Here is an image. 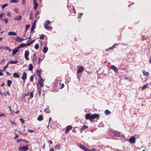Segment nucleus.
Wrapping results in <instances>:
<instances>
[{
	"mask_svg": "<svg viewBox=\"0 0 151 151\" xmlns=\"http://www.w3.org/2000/svg\"><path fill=\"white\" fill-rule=\"evenodd\" d=\"M100 116V115L98 114H94L91 115L90 113L86 114L85 115V118L86 120H91L92 119H94L96 118H97Z\"/></svg>",
	"mask_w": 151,
	"mask_h": 151,
	"instance_id": "f257e3e1",
	"label": "nucleus"
},
{
	"mask_svg": "<svg viewBox=\"0 0 151 151\" xmlns=\"http://www.w3.org/2000/svg\"><path fill=\"white\" fill-rule=\"evenodd\" d=\"M29 149V145H26L25 146H21L19 148V150L21 151H27Z\"/></svg>",
	"mask_w": 151,
	"mask_h": 151,
	"instance_id": "f03ea898",
	"label": "nucleus"
},
{
	"mask_svg": "<svg viewBox=\"0 0 151 151\" xmlns=\"http://www.w3.org/2000/svg\"><path fill=\"white\" fill-rule=\"evenodd\" d=\"M85 70L84 67L83 66H79L77 67V73H80L83 72Z\"/></svg>",
	"mask_w": 151,
	"mask_h": 151,
	"instance_id": "7ed1b4c3",
	"label": "nucleus"
},
{
	"mask_svg": "<svg viewBox=\"0 0 151 151\" xmlns=\"http://www.w3.org/2000/svg\"><path fill=\"white\" fill-rule=\"evenodd\" d=\"M29 51L28 50H26L25 51V53L24 55V57L25 58V59L27 60H29V58H28V56L29 55Z\"/></svg>",
	"mask_w": 151,
	"mask_h": 151,
	"instance_id": "20e7f679",
	"label": "nucleus"
},
{
	"mask_svg": "<svg viewBox=\"0 0 151 151\" xmlns=\"http://www.w3.org/2000/svg\"><path fill=\"white\" fill-rule=\"evenodd\" d=\"M129 142L131 144H134L135 142V139L134 136L131 137L129 139Z\"/></svg>",
	"mask_w": 151,
	"mask_h": 151,
	"instance_id": "39448f33",
	"label": "nucleus"
},
{
	"mask_svg": "<svg viewBox=\"0 0 151 151\" xmlns=\"http://www.w3.org/2000/svg\"><path fill=\"white\" fill-rule=\"evenodd\" d=\"M27 73L25 72H24L22 74V76L21 78L23 80L24 83L25 80L27 78Z\"/></svg>",
	"mask_w": 151,
	"mask_h": 151,
	"instance_id": "423d86ee",
	"label": "nucleus"
},
{
	"mask_svg": "<svg viewBox=\"0 0 151 151\" xmlns=\"http://www.w3.org/2000/svg\"><path fill=\"white\" fill-rule=\"evenodd\" d=\"M0 48H2L4 50H8L9 52H10L12 51V50L9 47L6 46H3L1 47H0Z\"/></svg>",
	"mask_w": 151,
	"mask_h": 151,
	"instance_id": "0eeeda50",
	"label": "nucleus"
},
{
	"mask_svg": "<svg viewBox=\"0 0 151 151\" xmlns=\"http://www.w3.org/2000/svg\"><path fill=\"white\" fill-rule=\"evenodd\" d=\"M33 7L34 9L36 10L38 7V4L36 0H34Z\"/></svg>",
	"mask_w": 151,
	"mask_h": 151,
	"instance_id": "6e6552de",
	"label": "nucleus"
},
{
	"mask_svg": "<svg viewBox=\"0 0 151 151\" xmlns=\"http://www.w3.org/2000/svg\"><path fill=\"white\" fill-rule=\"evenodd\" d=\"M72 128V127L71 125H69L66 128V130L65 131L66 134L68 133L70 130Z\"/></svg>",
	"mask_w": 151,
	"mask_h": 151,
	"instance_id": "1a4fd4ad",
	"label": "nucleus"
},
{
	"mask_svg": "<svg viewBox=\"0 0 151 151\" xmlns=\"http://www.w3.org/2000/svg\"><path fill=\"white\" fill-rule=\"evenodd\" d=\"M111 68L114 70L115 73H117L118 71V69L114 65H112L111 66Z\"/></svg>",
	"mask_w": 151,
	"mask_h": 151,
	"instance_id": "9d476101",
	"label": "nucleus"
},
{
	"mask_svg": "<svg viewBox=\"0 0 151 151\" xmlns=\"http://www.w3.org/2000/svg\"><path fill=\"white\" fill-rule=\"evenodd\" d=\"M19 49L18 48H16L13 50V54L12 56H13L15 55L19 51Z\"/></svg>",
	"mask_w": 151,
	"mask_h": 151,
	"instance_id": "9b49d317",
	"label": "nucleus"
},
{
	"mask_svg": "<svg viewBox=\"0 0 151 151\" xmlns=\"http://www.w3.org/2000/svg\"><path fill=\"white\" fill-rule=\"evenodd\" d=\"M22 18V17L21 15H18L14 18V20L17 21L20 20Z\"/></svg>",
	"mask_w": 151,
	"mask_h": 151,
	"instance_id": "f8f14e48",
	"label": "nucleus"
},
{
	"mask_svg": "<svg viewBox=\"0 0 151 151\" xmlns=\"http://www.w3.org/2000/svg\"><path fill=\"white\" fill-rule=\"evenodd\" d=\"M8 35H17V33L15 32H9L8 33Z\"/></svg>",
	"mask_w": 151,
	"mask_h": 151,
	"instance_id": "ddd939ff",
	"label": "nucleus"
},
{
	"mask_svg": "<svg viewBox=\"0 0 151 151\" xmlns=\"http://www.w3.org/2000/svg\"><path fill=\"white\" fill-rule=\"evenodd\" d=\"M44 25V28L45 29H46L47 30H50V29L52 28V27H49L48 26V25H47V24H45Z\"/></svg>",
	"mask_w": 151,
	"mask_h": 151,
	"instance_id": "4468645a",
	"label": "nucleus"
},
{
	"mask_svg": "<svg viewBox=\"0 0 151 151\" xmlns=\"http://www.w3.org/2000/svg\"><path fill=\"white\" fill-rule=\"evenodd\" d=\"M21 37L19 36H17L16 37V39H15V40L16 41L18 42H21Z\"/></svg>",
	"mask_w": 151,
	"mask_h": 151,
	"instance_id": "2eb2a0df",
	"label": "nucleus"
},
{
	"mask_svg": "<svg viewBox=\"0 0 151 151\" xmlns=\"http://www.w3.org/2000/svg\"><path fill=\"white\" fill-rule=\"evenodd\" d=\"M80 147L85 151L87 148L83 145H80Z\"/></svg>",
	"mask_w": 151,
	"mask_h": 151,
	"instance_id": "dca6fc26",
	"label": "nucleus"
},
{
	"mask_svg": "<svg viewBox=\"0 0 151 151\" xmlns=\"http://www.w3.org/2000/svg\"><path fill=\"white\" fill-rule=\"evenodd\" d=\"M48 49V48L47 47H46L45 46H44L42 50L43 52L44 53H45L47 51Z\"/></svg>",
	"mask_w": 151,
	"mask_h": 151,
	"instance_id": "f3484780",
	"label": "nucleus"
},
{
	"mask_svg": "<svg viewBox=\"0 0 151 151\" xmlns=\"http://www.w3.org/2000/svg\"><path fill=\"white\" fill-rule=\"evenodd\" d=\"M143 75L146 76H148L149 75V73L148 72H146L145 70L143 71Z\"/></svg>",
	"mask_w": 151,
	"mask_h": 151,
	"instance_id": "a211bd4d",
	"label": "nucleus"
},
{
	"mask_svg": "<svg viewBox=\"0 0 151 151\" xmlns=\"http://www.w3.org/2000/svg\"><path fill=\"white\" fill-rule=\"evenodd\" d=\"M29 68L28 70H29L30 71H32L33 69V66L32 65V64L30 63L29 64Z\"/></svg>",
	"mask_w": 151,
	"mask_h": 151,
	"instance_id": "6ab92c4d",
	"label": "nucleus"
},
{
	"mask_svg": "<svg viewBox=\"0 0 151 151\" xmlns=\"http://www.w3.org/2000/svg\"><path fill=\"white\" fill-rule=\"evenodd\" d=\"M37 120L38 121H41L43 120V118L42 116V115H39L37 117Z\"/></svg>",
	"mask_w": 151,
	"mask_h": 151,
	"instance_id": "aec40b11",
	"label": "nucleus"
},
{
	"mask_svg": "<svg viewBox=\"0 0 151 151\" xmlns=\"http://www.w3.org/2000/svg\"><path fill=\"white\" fill-rule=\"evenodd\" d=\"M18 62V61H12L10 60V64H15L17 63Z\"/></svg>",
	"mask_w": 151,
	"mask_h": 151,
	"instance_id": "412c9836",
	"label": "nucleus"
},
{
	"mask_svg": "<svg viewBox=\"0 0 151 151\" xmlns=\"http://www.w3.org/2000/svg\"><path fill=\"white\" fill-rule=\"evenodd\" d=\"M13 76L14 78H19V75L18 74L14 73H13Z\"/></svg>",
	"mask_w": 151,
	"mask_h": 151,
	"instance_id": "4be33fe9",
	"label": "nucleus"
},
{
	"mask_svg": "<svg viewBox=\"0 0 151 151\" xmlns=\"http://www.w3.org/2000/svg\"><path fill=\"white\" fill-rule=\"evenodd\" d=\"M37 75L39 76V78H41V76H40V71L39 70H37L36 72Z\"/></svg>",
	"mask_w": 151,
	"mask_h": 151,
	"instance_id": "5701e85b",
	"label": "nucleus"
},
{
	"mask_svg": "<svg viewBox=\"0 0 151 151\" xmlns=\"http://www.w3.org/2000/svg\"><path fill=\"white\" fill-rule=\"evenodd\" d=\"M12 83V81L10 80H8L7 82V85L9 87H10L11 86V85Z\"/></svg>",
	"mask_w": 151,
	"mask_h": 151,
	"instance_id": "b1692460",
	"label": "nucleus"
},
{
	"mask_svg": "<svg viewBox=\"0 0 151 151\" xmlns=\"http://www.w3.org/2000/svg\"><path fill=\"white\" fill-rule=\"evenodd\" d=\"M88 127V126L85 125H83L81 128V130H84L85 129Z\"/></svg>",
	"mask_w": 151,
	"mask_h": 151,
	"instance_id": "393cba45",
	"label": "nucleus"
},
{
	"mask_svg": "<svg viewBox=\"0 0 151 151\" xmlns=\"http://www.w3.org/2000/svg\"><path fill=\"white\" fill-rule=\"evenodd\" d=\"M35 23H33V24H32V26H31V32L33 31L35 28L34 27L35 26Z\"/></svg>",
	"mask_w": 151,
	"mask_h": 151,
	"instance_id": "a878e982",
	"label": "nucleus"
},
{
	"mask_svg": "<svg viewBox=\"0 0 151 151\" xmlns=\"http://www.w3.org/2000/svg\"><path fill=\"white\" fill-rule=\"evenodd\" d=\"M111 112L108 110H106L105 111V113L106 115H109L110 114Z\"/></svg>",
	"mask_w": 151,
	"mask_h": 151,
	"instance_id": "bb28decb",
	"label": "nucleus"
},
{
	"mask_svg": "<svg viewBox=\"0 0 151 151\" xmlns=\"http://www.w3.org/2000/svg\"><path fill=\"white\" fill-rule=\"evenodd\" d=\"M118 45V44H115L114 45H113L111 47H110V50H113L114 48H115V46Z\"/></svg>",
	"mask_w": 151,
	"mask_h": 151,
	"instance_id": "cd10ccee",
	"label": "nucleus"
},
{
	"mask_svg": "<svg viewBox=\"0 0 151 151\" xmlns=\"http://www.w3.org/2000/svg\"><path fill=\"white\" fill-rule=\"evenodd\" d=\"M24 47V43H22L19 45V46L18 47V49H20L21 48Z\"/></svg>",
	"mask_w": 151,
	"mask_h": 151,
	"instance_id": "c85d7f7f",
	"label": "nucleus"
},
{
	"mask_svg": "<svg viewBox=\"0 0 151 151\" xmlns=\"http://www.w3.org/2000/svg\"><path fill=\"white\" fill-rule=\"evenodd\" d=\"M55 148L58 150H60V145H57L55 146Z\"/></svg>",
	"mask_w": 151,
	"mask_h": 151,
	"instance_id": "c756f323",
	"label": "nucleus"
},
{
	"mask_svg": "<svg viewBox=\"0 0 151 151\" xmlns=\"http://www.w3.org/2000/svg\"><path fill=\"white\" fill-rule=\"evenodd\" d=\"M34 78V76L33 75H32L30 78L29 80H30V81H31L32 82L33 81Z\"/></svg>",
	"mask_w": 151,
	"mask_h": 151,
	"instance_id": "7c9ffc66",
	"label": "nucleus"
},
{
	"mask_svg": "<svg viewBox=\"0 0 151 151\" xmlns=\"http://www.w3.org/2000/svg\"><path fill=\"white\" fill-rule=\"evenodd\" d=\"M9 62H7V64L4 67L3 69L2 70V71L5 70H6V68L8 67L9 65Z\"/></svg>",
	"mask_w": 151,
	"mask_h": 151,
	"instance_id": "2f4dec72",
	"label": "nucleus"
},
{
	"mask_svg": "<svg viewBox=\"0 0 151 151\" xmlns=\"http://www.w3.org/2000/svg\"><path fill=\"white\" fill-rule=\"evenodd\" d=\"M8 4H4L2 6L1 8L2 9H4L6 6H8Z\"/></svg>",
	"mask_w": 151,
	"mask_h": 151,
	"instance_id": "473e14b6",
	"label": "nucleus"
},
{
	"mask_svg": "<svg viewBox=\"0 0 151 151\" xmlns=\"http://www.w3.org/2000/svg\"><path fill=\"white\" fill-rule=\"evenodd\" d=\"M33 91H32L30 93V98H32L33 97Z\"/></svg>",
	"mask_w": 151,
	"mask_h": 151,
	"instance_id": "72a5a7b5",
	"label": "nucleus"
},
{
	"mask_svg": "<svg viewBox=\"0 0 151 151\" xmlns=\"http://www.w3.org/2000/svg\"><path fill=\"white\" fill-rule=\"evenodd\" d=\"M39 45L38 44H36L35 46V48L36 49H38L39 47Z\"/></svg>",
	"mask_w": 151,
	"mask_h": 151,
	"instance_id": "f704fd0d",
	"label": "nucleus"
},
{
	"mask_svg": "<svg viewBox=\"0 0 151 151\" xmlns=\"http://www.w3.org/2000/svg\"><path fill=\"white\" fill-rule=\"evenodd\" d=\"M38 89L39 90H38V93L39 95V96H41V89L40 88H39Z\"/></svg>",
	"mask_w": 151,
	"mask_h": 151,
	"instance_id": "c9c22d12",
	"label": "nucleus"
},
{
	"mask_svg": "<svg viewBox=\"0 0 151 151\" xmlns=\"http://www.w3.org/2000/svg\"><path fill=\"white\" fill-rule=\"evenodd\" d=\"M3 20L4 21L6 24L8 23V19L6 18H5Z\"/></svg>",
	"mask_w": 151,
	"mask_h": 151,
	"instance_id": "e433bc0d",
	"label": "nucleus"
},
{
	"mask_svg": "<svg viewBox=\"0 0 151 151\" xmlns=\"http://www.w3.org/2000/svg\"><path fill=\"white\" fill-rule=\"evenodd\" d=\"M50 21L49 20H47L46 21V23H44V25L45 24H47V25H48L50 24Z\"/></svg>",
	"mask_w": 151,
	"mask_h": 151,
	"instance_id": "4c0bfd02",
	"label": "nucleus"
},
{
	"mask_svg": "<svg viewBox=\"0 0 151 151\" xmlns=\"http://www.w3.org/2000/svg\"><path fill=\"white\" fill-rule=\"evenodd\" d=\"M44 37H45V36H44V35L43 34H42V35H41L40 36V39L43 40L44 38Z\"/></svg>",
	"mask_w": 151,
	"mask_h": 151,
	"instance_id": "58836bf2",
	"label": "nucleus"
},
{
	"mask_svg": "<svg viewBox=\"0 0 151 151\" xmlns=\"http://www.w3.org/2000/svg\"><path fill=\"white\" fill-rule=\"evenodd\" d=\"M18 0H11L10 2L11 3H17L18 2Z\"/></svg>",
	"mask_w": 151,
	"mask_h": 151,
	"instance_id": "ea45409f",
	"label": "nucleus"
},
{
	"mask_svg": "<svg viewBox=\"0 0 151 151\" xmlns=\"http://www.w3.org/2000/svg\"><path fill=\"white\" fill-rule=\"evenodd\" d=\"M22 142H25L26 143H28L29 142L28 141L26 140L25 139H21Z\"/></svg>",
	"mask_w": 151,
	"mask_h": 151,
	"instance_id": "a19ab883",
	"label": "nucleus"
},
{
	"mask_svg": "<svg viewBox=\"0 0 151 151\" xmlns=\"http://www.w3.org/2000/svg\"><path fill=\"white\" fill-rule=\"evenodd\" d=\"M147 85H148L147 84H146L145 85H144L143 86V87H142V89H145L147 87Z\"/></svg>",
	"mask_w": 151,
	"mask_h": 151,
	"instance_id": "79ce46f5",
	"label": "nucleus"
},
{
	"mask_svg": "<svg viewBox=\"0 0 151 151\" xmlns=\"http://www.w3.org/2000/svg\"><path fill=\"white\" fill-rule=\"evenodd\" d=\"M21 121L22 124H23L24 122V119L22 118H20L19 119Z\"/></svg>",
	"mask_w": 151,
	"mask_h": 151,
	"instance_id": "37998d69",
	"label": "nucleus"
},
{
	"mask_svg": "<svg viewBox=\"0 0 151 151\" xmlns=\"http://www.w3.org/2000/svg\"><path fill=\"white\" fill-rule=\"evenodd\" d=\"M30 27V25H29L27 24L25 28L26 30H27L28 29H29Z\"/></svg>",
	"mask_w": 151,
	"mask_h": 151,
	"instance_id": "c03bdc74",
	"label": "nucleus"
},
{
	"mask_svg": "<svg viewBox=\"0 0 151 151\" xmlns=\"http://www.w3.org/2000/svg\"><path fill=\"white\" fill-rule=\"evenodd\" d=\"M37 59V57L33 58L32 59V61L33 63L34 62H35L36 61Z\"/></svg>",
	"mask_w": 151,
	"mask_h": 151,
	"instance_id": "a18cd8bd",
	"label": "nucleus"
},
{
	"mask_svg": "<svg viewBox=\"0 0 151 151\" xmlns=\"http://www.w3.org/2000/svg\"><path fill=\"white\" fill-rule=\"evenodd\" d=\"M83 15V13H81V14L79 15L78 16V19H81V17H82V15Z\"/></svg>",
	"mask_w": 151,
	"mask_h": 151,
	"instance_id": "49530a36",
	"label": "nucleus"
},
{
	"mask_svg": "<svg viewBox=\"0 0 151 151\" xmlns=\"http://www.w3.org/2000/svg\"><path fill=\"white\" fill-rule=\"evenodd\" d=\"M28 131L29 132H34V130H32V129L30 130V129H28Z\"/></svg>",
	"mask_w": 151,
	"mask_h": 151,
	"instance_id": "de8ad7c7",
	"label": "nucleus"
},
{
	"mask_svg": "<svg viewBox=\"0 0 151 151\" xmlns=\"http://www.w3.org/2000/svg\"><path fill=\"white\" fill-rule=\"evenodd\" d=\"M64 86V85L63 83L62 84V86L61 87H59V88H60V89L63 88Z\"/></svg>",
	"mask_w": 151,
	"mask_h": 151,
	"instance_id": "09e8293b",
	"label": "nucleus"
},
{
	"mask_svg": "<svg viewBox=\"0 0 151 151\" xmlns=\"http://www.w3.org/2000/svg\"><path fill=\"white\" fill-rule=\"evenodd\" d=\"M51 120V117H50L49 118V122H48V125L47 126V127L48 128V127H49V124H50V121Z\"/></svg>",
	"mask_w": 151,
	"mask_h": 151,
	"instance_id": "8fccbe9b",
	"label": "nucleus"
},
{
	"mask_svg": "<svg viewBox=\"0 0 151 151\" xmlns=\"http://www.w3.org/2000/svg\"><path fill=\"white\" fill-rule=\"evenodd\" d=\"M35 39L33 40H32L31 41V42H29L30 45L32 43L34 42H35Z\"/></svg>",
	"mask_w": 151,
	"mask_h": 151,
	"instance_id": "3c124183",
	"label": "nucleus"
},
{
	"mask_svg": "<svg viewBox=\"0 0 151 151\" xmlns=\"http://www.w3.org/2000/svg\"><path fill=\"white\" fill-rule=\"evenodd\" d=\"M42 59L41 58H38V63L39 64H40V61H41Z\"/></svg>",
	"mask_w": 151,
	"mask_h": 151,
	"instance_id": "603ef678",
	"label": "nucleus"
},
{
	"mask_svg": "<svg viewBox=\"0 0 151 151\" xmlns=\"http://www.w3.org/2000/svg\"><path fill=\"white\" fill-rule=\"evenodd\" d=\"M57 83L58 84L57 85L58 86H60L61 85V83L59 81H58Z\"/></svg>",
	"mask_w": 151,
	"mask_h": 151,
	"instance_id": "864d4df0",
	"label": "nucleus"
},
{
	"mask_svg": "<svg viewBox=\"0 0 151 151\" xmlns=\"http://www.w3.org/2000/svg\"><path fill=\"white\" fill-rule=\"evenodd\" d=\"M24 47L25 46H29L30 45V44L29 43H25V44H24Z\"/></svg>",
	"mask_w": 151,
	"mask_h": 151,
	"instance_id": "5fc2aeb1",
	"label": "nucleus"
},
{
	"mask_svg": "<svg viewBox=\"0 0 151 151\" xmlns=\"http://www.w3.org/2000/svg\"><path fill=\"white\" fill-rule=\"evenodd\" d=\"M14 10L15 12H16V13H18V9L17 8L14 9Z\"/></svg>",
	"mask_w": 151,
	"mask_h": 151,
	"instance_id": "6e6d98bb",
	"label": "nucleus"
},
{
	"mask_svg": "<svg viewBox=\"0 0 151 151\" xmlns=\"http://www.w3.org/2000/svg\"><path fill=\"white\" fill-rule=\"evenodd\" d=\"M149 62L150 64L151 63V56L150 57Z\"/></svg>",
	"mask_w": 151,
	"mask_h": 151,
	"instance_id": "4d7b16f0",
	"label": "nucleus"
},
{
	"mask_svg": "<svg viewBox=\"0 0 151 151\" xmlns=\"http://www.w3.org/2000/svg\"><path fill=\"white\" fill-rule=\"evenodd\" d=\"M32 14H30V17H29V20H31V19H32Z\"/></svg>",
	"mask_w": 151,
	"mask_h": 151,
	"instance_id": "13d9d810",
	"label": "nucleus"
},
{
	"mask_svg": "<svg viewBox=\"0 0 151 151\" xmlns=\"http://www.w3.org/2000/svg\"><path fill=\"white\" fill-rule=\"evenodd\" d=\"M3 15H2V14H0V19H1V20H3L2 19V17H3Z\"/></svg>",
	"mask_w": 151,
	"mask_h": 151,
	"instance_id": "bf43d9fd",
	"label": "nucleus"
},
{
	"mask_svg": "<svg viewBox=\"0 0 151 151\" xmlns=\"http://www.w3.org/2000/svg\"><path fill=\"white\" fill-rule=\"evenodd\" d=\"M22 142L21 139H17V142L19 143V142Z\"/></svg>",
	"mask_w": 151,
	"mask_h": 151,
	"instance_id": "052dcab7",
	"label": "nucleus"
},
{
	"mask_svg": "<svg viewBox=\"0 0 151 151\" xmlns=\"http://www.w3.org/2000/svg\"><path fill=\"white\" fill-rule=\"evenodd\" d=\"M29 92L28 93H27L25 94L24 95V96H28L29 95Z\"/></svg>",
	"mask_w": 151,
	"mask_h": 151,
	"instance_id": "680f3d73",
	"label": "nucleus"
},
{
	"mask_svg": "<svg viewBox=\"0 0 151 151\" xmlns=\"http://www.w3.org/2000/svg\"><path fill=\"white\" fill-rule=\"evenodd\" d=\"M12 124H13L14 125H15L16 123L14 122H13V121H9Z\"/></svg>",
	"mask_w": 151,
	"mask_h": 151,
	"instance_id": "e2e57ef3",
	"label": "nucleus"
},
{
	"mask_svg": "<svg viewBox=\"0 0 151 151\" xmlns=\"http://www.w3.org/2000/svg\"><path fill=\"white\" fill-rule=\"evenodd\" d=\"M39 83L40 85V87H43V85L42 84L43 83Z\"/></svg>",
	"mask_w": 151,
	"mask_h": 151,
	"instance_id": "0e129e2a",
	"label": "nucleus"
},
{
	"mask_svg": "<svg viewBox=\"0 0 151 151\" xmlns=\"http://www.w3.org/2000/svg\"><path fill=\"white\" fill-rule=\"evenodd\" d=\"M7 15L8 16H9V17H11V14L9 12L7 14Z\"/></svg>",
	"mask_w": 151,
	"mask_h": 151,
	"instance_id": "69168bd1",
	"label": "nucleus"
},
{
	"mask_svg": "<svg viewBox=\"0 0 151 151\" xmlns=\"http://www.w3.org/2000/svg\"><path fill=\"white\" fill-rule=\"evenodd\" d=\"M19 137V136L18 135H16V136L14 137V139H17V138Z\"/></svg>",
	"mask_w": 151,
	"mask_h": 151,
	"instance_id": "338daca9",
	"label": "nucleus"
},
{
	"mask_svg": "<svg viewBox=\"0 0 151 151\" xmlns=\"http://www.w3.org/2000/svg\"><path fill=\"white\" fill-rule=\"evenodd\" d=\"M85 151H91V150L90 149H88L87 148Z\"/></svg>",
	"mask_w": 151,
	"mask_h": 151,
	"instance_id": "774afa93",
	"label": "nucleus"
}]
</instances>
